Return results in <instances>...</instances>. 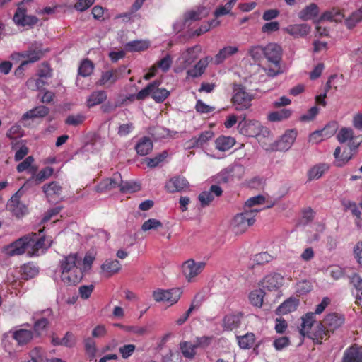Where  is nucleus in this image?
<instances>
[{"instance_id": "obj_1", "label": "nucleus", "mask_w": 362, "mask_h": 362, "mask_svg": "<svg viewBox=\"0 0 362 362\" xmlns=\"http://www.w3.org/2000/svg\"><path fill=\"white\" fill-rule=\"evenodd\" d=\"M95 257L87 253L82 258L78 253L62 256L58 263L61 281L66 285H75L81 281L84 272L90 269Z\"/></svg>"}, {"instance_id": "obj_2", "label": "nucleus", "mask_w": 362, "mask_h": 362, "mask_svg": "<svg viewBox=\"0 0 362 362\" xmlns=\"http://www.w3.org/2000/svg\"><path fill=\"white\" fill-rule=\"evenodd\" d=\"M282 57L281 47L276 43H269L264 46V57L269 64L262 66V71L269 77L274 78L284 72L281 66Z\"/></svg>"}, {"instance_id": "obj_3", "label": "nucleus", "mask_w": 362, "mask_h": 362, "mask_svg": "<svg viewBox=\"0 0 362 362\" xmlns=\"http://www.w3.org/2000/svg\"><path fill=\"white\" fill-rule=\"evenodd\" d=\"M253 99V95L247 93L244 87L240 85H235L233 87L231 102L236 110L243 111L249 109L252 105L251 102Z\"/></svg>"}, {"instance_id": "obj_4", "label": "nucleus", "mask_w": 362, "mask_h": 362, "mask_svg": "<svg viewBox=\"0 0 362 362\" xmlns=\"http://www.w3.org/2000/svg\"><path fill=\"white\" fill-rule=\"evenodd\" d=\"M337 139L340 144H346L351 151H356L362 143V134H356L351 127H342L337 134Z\"/></svg>"}, {"instance_id": "obj_5", "label": "nucleus", "mask_w": 362, "mask_h": 362, "mask_svg": "<svg viewBox=\"0 0 362 362\" xmlns=\"http://www.w3.org/2000/svg\"><path fill=\"white\" fill-rule=\"evenodd\" d=\"M182 293V291L179 288L169 290L158 289L153 292V297L157 302H163L173 305L179 300Z\"/></svg>"}, {"instance_id": "obj_6", "label": "nucleus", "mask_w": 362, "mask_h": 362, "mask_svg": "<svg viewBox=\"0 0 362 362\" xmlns=\"http://www.w3.org/2000/svg\"><path fill=\"white\" fill-rule=\"evenodd\" d=\"M255 222L252 214H247L245 211L238 214L233 219L231 226L235 233H243Z\"/></svg>"}, {"instance_id": "obj_7", "label": "nucleus", "mask_w": 362, "mask_h": 362, "mask_svg": "<svg viewBox=\"0 0 362 362\" xmlns=\"http://www.w3.org/2000/svg\"><path fill=\"white\" fill-rule=\"evenodd\" d=\"M205 266V262L189 259L183 264V274L188 281H192L204 270Z\"/></svg>"}, {"instance_id": "obj_8", "label": "nucleus", "mask_w": 362, "mask_h": 362, "mask_svg": "<svg viewBox=\"0 0 362 362\" xmlns=\"http://www.w3.org/2000/svg\"><path fill=\"white\" fill-rule=\"evenodd\" d=\"M238 129L243 135L255 136L261 132L262 127L257 120H247L244 118L238 123Z\"/></svg>"}, {"instance_id": "obj_9", "label": "nucleus", "mask_w": 362, "mask_h": 362, "mask_svg": "<svg viewBox=\"0 0 362 362\" xmlns=\"http://www.w3.org/2000/svg\"><path fill=\"white\" fill-rule=\"evenodd\" d=\"M27 11L21 4L19 5L13 16L14 23L21 26H33L35 25L38 18L34 16L27 15Z\"/></svg>"}, {"instance_id": "obj_10", "label": "nucleus", "mask_w": 362, "mask_h": 362, "mask_svg": "<svg viewBox=\"0 0 362 362\" xmlns=\"http://www.w3.org/2000/svg\"><path fill=\"white\" fill-rule=\"evenodd\" d=\"M28 244L24 236L4 247L3 252L10 257L21 255L25 252V247Z\"/></svg>"}, {"instance_id": "obj_11", "label": "nucleus", "mask_w": 362, "mask_h": 362, "mask_svg": "<svg viewBox=\"0 0 362 362\" xmlns=\"http://www.w3.org/2000/svg\"><path fill=\"white\" fill-rule=\"evenodd\" d=\"M200 50L199 46H194L182 52L181 56L178 59L181 70L186 69L194 62L198 57V54Z\"/></svg>"}, {"instance_id": "obj_12", "label": "nucleus", "mask_w": 362, "mask_h": 362, "mask_svg": "<svg viewBox=\"0 0 362 362\" xmlns=\"http://www.w3.org/2000/svg\"><path fill=\"white\" fill-rule=\"evenodd\" d=\"M42 190L48 201L50 202H54L62 194V187L57 182L54 181L49 184L44 185Z\"/></svg>"}, {"instance_id": "obj_13", "label": "nucleus", "mask_w": 362, "mask_h": 362, "mask_svg": "<svg viewBox=\"0 0 362 362\" xmlns=\"http://www.w3.org/2000/svg\"><path fill=\"white\" fill-rule=\"evenodd\" d=\"M296 132L294 130H288L276 142V149L286 151L291 148L296 138Z\"/></svg>"}, {"instance_id": "obj_14", "label": "nucleus", "mask_w": 362, "mask_h": 362, "mask_svg": "<svg viewBox=\"0 0 362 362\" xmlns=\"http://www.w3.org/2000/svg\"><path fill=\"white\" fill-rule=\"evenodd\" d=\"M222 189L216 185H211L209 191L202 192L198 197L202 206H208L214 199V196L219 197L222 194Z\"/></svg>"}, {"instance_id": "obj_15", "label": "nucleus", "mask_w": 362, "mask_h": 362, "mask_svg": "<svg viewBox=\"0 0 362 362\" xmlns=\"http://www.w3.org/2000/svg\"><path fill=\"white\" fill-rule=\"evenodd\" d=\"M100 269L103 276L110 277L121 270L122 265L117 259H107L101 264Z\"/></svg>"}, {"instance_id": "obj_16", "label": "nucleus", "mask_w": 362, "mask_h": 362, "mask_svg": "<svg viewBox=\"0 0 362 362\" xmlns=\"http://www.w3.org/2000/svg\"><path fill=\"white\" fill-rule=\"evenodd\" d=\"M121 184V175L118 173H115L112 177L107 178L100 182L96 187V190L99 192L110 191L116 187H119Z\"/></svg>"}, {"instance_id": "obj_17", "label": "nucleus", "mask_w": 362, "mask_h": 362, "mask_svg": "<svg viewBox=\"0 0 362 362\" xmlns=\"http://www.w3.org/2000/svg\"><path fill=\"white\" fill-rule=\"evenodd\" d=\"M40 44L35 42V47L37 49H29L20 54L22 57L27 58L26 60L22 62L20 68H23L28 64L35 62L41 59L43 54L40 49Z\"/></svg>"}, {"instance_id": "obj_18", "label": "nucleus", "mask_w": 362, "mask_h": 362, "mask_svg": "<svg viewBox=\"0 0 362 362\" xmlns=\"http://www.w3.org/2000/svg\"><path fill=\"white\" fill-rule=\"evenodd\" d=\"M120 77V70L107 71L102 74L101 78L96 84L100 86L109 87L114 84Z\"/></svg>"}, {"instance_id": "obj_19", "label": "nucleus", "mask_w": 362, "mask_h": 362, "mask_svg": "<svg viewBox=\"0 0 362 362\" xmlns=\"http://www.w3.org/2000/svg\"><path fill=\"white\" fill-rule=\"evenodd\" d=\"M188 187V181L182 177H173L165 185V188L169 192H180L187 189Z\"/></svg>"}, {"instance_id": "obj_20", "label": "nucleus", "mask_w": 362, "mask_h": 362, "mask_svg": "<svg viewBox=\"0 0 362 362\" xmlns=\"http://www.w3.org/2000/svg\"><path fill=\"white\" fill-rule=\"evenodd\" d=\"M311 27L308 24H296L288 26L285 31L296 38L303 37L310 33Z\"/></svg>"}, {"instance_id": "obj_21", "label": "nucleus", "mask_w": 362, "mask_h": 362, "mask_svg": "<svg viewBox=\"0 0 362 362\" xmlns=\"http://www.w3.org/2000/svg\"><path fill=\"white\" fill-rule=\"evenodd\" d=\"M239 48L238 46H226L221 49L218 52L214 57V63L216 64H220L225 60L230 58L238 53Z\"/></svg>"}, {"instance_id": "obj_22", "label": "nucleus", "mask_w": 362, "mask_h": 362, "mask_svg": "<svg viewBox=\"0 0 362 362\" xmlns=\"http://www.w3.org/2000/svg\"><path fill=\"white\" fill-rule=\"evenodd\" d=\"M211 60L212 58L210 57H206L203 59H201L192 69H190L187 71V77L197 78L202 76L204 72L206 66H208L209 62Z\"/></svg>"}, {"instance_id": "obj_23", "label": "nucleus", "mask_w": 362, "mask_h": 362, "mask_svg": "<svg viewBox=\"0 0 362 362\" xmlns=\"http://www.w3.org/2000/svg\"><path fill=\"white\" fill-rule=\"evenodd\" d=\"M284 284V277L280 274H273L266 276L264 287L269 291L276 290Z\"/></svg>"}, {"instance_id": "obj_24", "label": "nucleus", "mask_w": 362, "mask_h": 362, "mask_svg": "<svg viewBox=\"0 0 362 362\" xmlns=\"http://www.w3.org/2000/svg\"><path fill=\"white\" fill-rule=\"evenodd\" d=\"M299 305V300L296 298H289L283 302L276 309L279 315H286L295 311Z\"/></svg>"}, {"instance_id": "obj_25", "label": "nucleus", "mask_w": 362, "mask_h": 362, "mask_svg": "<svg viewBox=\"0 0 362 362\" xmlns=\"http://www.w3.org/2000/svg\"><path fill=\"white\" fill-rule=\"evenodd\" d=\"M354 151L344 150L341 153L340 147H337L334 152V156L335 158V164L338 167H341L346 164L354 156Z\"/></svg>"}, {"instance_id": "obj_26", "label": "nucleus", "mask_w": 362, "mask_h": 362, "mask_svg": "<svg viewBox=\"0 0 362 362\" xmlns=\"http://www.w3.org/2000/svg\"><path fill=\"white\" fill-rule=\"evenodd\" d=\"M208 15V11L204 8H198L189 11L185 13L184 23L185 24H189L193 21H199Z\"/></svg>"}, {"instance_id": "obj_27", "label": "nucleus", "mask_w": 362, "mask_h": 362, "mask_svg": "<svg viewBox=\"0 0 362 362\" xmlns=\"http://www.w3.org/2000/svg\"><path fill=\"white\" fill-rule=\"evenodd\" d=\"M342 362H362V348L353 346L347 349L344 354Z\"/></svg>"}, {"instance_id": "obj_28", "label": "nucleus", "mask_w": 362, "mask_h": 362, "mask_svg": "<svg viewBox=\"0 0 362 362\" xmlns=\"http://www.w3.org/2000/svg\"><path fill=\"white\" fill-rule=\"evenodd\" d=\"M8 208L17 216L23 215L26 211V207L20 202L18 192L16 193L9 200Z\"/></svg>"}, {"instance_id": "obj_29", "label": "nucleus", "mask_w": 362, "mask_h": 362, "mask_svg": "<svg viewBox=\"0 0 362 362\" xmlns=\"http://www.w3.org/2000/svg\"><path fill=\"white\" fill-rule=\"evenodd\" d=\"M12 337L19 345H24L31 341L33 334L31 330L19 329L12 332Z\"/></svg>"}, {"instance_id": "obj_30", "label": "nucleus", "mask_w": 362, "mask_h": 362, "mask_svg": "<svg viewBox=\"0 0 362 362\" xmlns=\"http://www.w3.org/2000/svg\"><path fill=\"white\" fill-rule=\"evenodd\" d=\"M34 247L35 250H32L31 256H39L50 247V243H45V238L44 237L39 238L36 233H34L33 236Z\"/></svg>"}, {"instance_id": "obj_31", "label": "nucleus", "mask_w": 362, "mask_h": 362, "mask_svg": "<svg viewBox=\"0 0 362 362\" xmlns=\"http://www.w3.org/2000/svg\"><path fill=\"white\" fill-rule=\"evenodd\" d=\"M344 322V319L336 313L327 315L324 320L325 325L327 326L330 331H334L341 327Z\"/></svg>"}, {"instance_id": "obj_32", "label": "nucleus", "mask_w": 362, "mask_h": 362, "mask_svg": "<svg viewBox=\"0 0 362 362\" xmlns=\"http://www.w3.org/2000/svg\"><path fill=\"white\" fill-rule=\"evenodd\" d=\"M235 144V140L231 136H220L215 140L216 148L220 151L230 149Z\"/></svg>"}, {"instance_id": "obj_33", "label": "nucleus", "mask_w": 362, "mask_h": 362, "mask_svg": "<svg viewBox=\"0 0 362 362\" xmlns=\"http://www.w3.org/2000/svg\"><path fill=\"white\" fill-rule=\"evenodd\" d=\"M328 170L329 165L325 163L314 165L308 172V180L311 181L320 178Z\"/></svg>"}, {"instance_id": "obj_34", "label": "nucleus", "mask_w": 362, "mask_h": 362, "mask_svg": "<svg viewBox=\"0 0 362 362\" xmlns=\"http://www.w3.org/2000/svg\"><path fill=\"white\" fill-rule=\"evenodd\" d=\"M315 322V315L313 313H308L304 316H303L300 333L303 336L308 334Z\"/></svg>"}, {"instance_id": "obj_35", "label": "nucleus", "mask_w": 362, "mask_h": 362, "mask_svg": "<svg viewBox=\"0 0 362 362\" xmlns=\"http://www.w3.org/2000/svg\"><path fill=\"white\" fill-rule=\"evenodd\" d=\"M107 99V93L104 90L93 92L87 99L86 105L88 107H94L104 102Z\"/></svg>"}, {"instance_id": "obj_36", "label": "nucleus", "mask_w": 362, "mask_h": 362, "mask_svg": "<svg viewBox=\"0 0 362 362\" xmlns=\"http://www.w3.org/2000/svg\"><path fill=\"white\" fill-rule=\"evenodd\" d=\"M292 115L290 109H281L278 111H273L269 113L267 118L270 122H279L288 119Z\"/></svg>"}, {"instance_id": "obj_37", "label": "nucleus", "mask_w": 362, "mask_h": 362, "mask_svg": "<svg viewBox=\"0 0 362 362\" xmlns=\"http://www.w3.org/2000/svg\"><path fill=\"white\" fill-rule=\"evenodd\" d=\"M344 17V16L341 12L340 10H339L336 8H332V9L324 12L322 14L320 20V21L341 22L343 20Z\"/></svg>"}, {"instance_id": "obj_38", "label": "nucleus", "mask_w": 362, "mask_h": 362, "mask_svg": "<svg viewBox=\"0 0 362 362\" xmlns=\"http://www.w3.org/2000/svg\"><path fill=\"white\" fill-rule=\"evenodd\" d=\"M153 148V143L148 137L141 138L136 146V150L138 154L146 156L148 154Z\"/></svg>"}, {"instance_id": "obj_39", "label": "nucleus", "mask_w": 362, "mask_h": 362, "mask_svg": "<svg viewBox=\"0 0 362 362\" xmlns=\"http://www.w3.org/2000/svg\"><path fill=\"white\" fill-rule=\"evenodd\" d=\"M240 317L237 315L229 314L224 317L223 319L222 326L225 330L231 331L240 325Z\"/></svg>"}, {"instance_id": "obj_40", "label": "nucleus", "mask_w": 362, "mask_h": 362, "mask_svg": "<svg viewBox=\"0 0 362 362\" xmlns=\"http://www.w3.org/2000/svg\"><path fill=\"white\" fill-rule=\"evenodd\" d=\"M214 136V133L211 130L203 132L198 137H193L190 142L193 147H200L206 144Z\"/></svg>"}, {"instance_id": "obj_41", "label": "nucleus", "mask_w": 362, "mask_h": 362, "mask_svg": "<svg viewBox=\"0 0 362 362\" xmlns=\"http://www.w3.org/2000/svg\"><path fill=\"white\" fill-rule=\"evenodd\" d=\"M38 272V268L31 263L25 264L21 267V276L26 280L35 277Z\"/></svg>"}, {"instance_id": "obj_42", "label": "nucleus", "mask_w": 362, "mask_h": 362, "mask_svg": "<svg viewBox=\"0 0 362 362\" xmlns=\"http://www.w3.org/2000/svg\"><path fill=\"white\" fill-rule=\"evenodd\" d=\"M319 9L315 4H310L299 13V18L308 21L317 16Z\"/></svg>"}, {"instance_id": "obj_43", "label": "nucleus", "mask_w": 362, "mask_h": 362, "mask_svg": "<svg viewBox=\"0 0 362 362\" xmlns=\"http://www.w3.org/2000/svg\"><path fill=\"white\" fill-rule=\"evenodd\" d=\"M180 349L182 355L187 358L192 359L196 355L197 346L195 344H192L189 341H181L180 344Z\"/></svg>"}, {"instance_id": "obj_44", "label": "nucleus", "mask_w": 362, "mask_h": 362, "mask_svg": "<svg viewBox=\"0 0 362 362\" xmlns=\"http://www.w3.org/2000/svg\"><path fill=\"white\" fill-rule=\"evenodd\" d=\"M49 113V109L45 106H39L25 112L23 118L33 119L35 117H43Z\"/></svg>"}, {"instance_id": "obj_45", "label": "nucleus", "mask_w": 362, "mask_h": 362, "mask_svg": "<svg viewBox=\"0 0 362 362\" xmlns=\"http://www.w3.org/2000/svg\"><path fill=\"white\" fill-rule=\"evenodd\" d=\"M149 43L144 40H134L125 45V49L128 52H141L146 49Z\"/></svg>"}, {"instance_id": "obj_46", "label": "nucleus", "mask_w": 362, "mask_h": 362, "mask_svg": "<svg viewBox=\"0 0 362 362\" xmlns=\"http://www.w3.org/2000/svg\"><path fill=\"white\" fill-rule=\"evenodd\" d=\"M362 21V8L353 12L346 20L345 25L349 29L354 28L356 24Z\"/></svg>"}, {"instance_id": "obj_47", "label": "nucleus", "mask_w": 362, "mask_h": 362, "mask_svg": "<svg viewBox=\"0 0 362 362\" xmlns=\"http://www.w3.org/2000/svg\"><path fill=\"white\" fill-rule=\"evenodd\" d=\"M264 296V291L262 289H258L250 293L249 299L252 305L260 308L262 305Z\"/></svg>"}, {"instance_id": "obj_48", "label": "nucleus", "mask_w": 362, "mask_h": 362, "mask_svg": "<svg viewBox=\"0 0 362 362\" xmlns=\"http://www.w3.org/2000/svg\"><path fill=\"white\" fill-rule=\"evenodd\" d=\"M237 339L240 347L244 349L251 348L255 342V335L252 333H247L244 336L238 337Z\"/></svg>"}, {"instance_id": "obj_49", "label": "nucleus", "mask_w": 362, "mask_h": 362, "mask_svg": "<svg viewBox=\"0 0 362 362\" xmlns=\"http://www.w3.org/2000/svg\"><path fill=\"white\" fill-rule=\"evenodd\" d=\"M163 228V223L158 219L149 218L144 221L141 226V230L144 232L148 230H157Z\"/></svg>"}, {"instance_id": "obj_50", "label": "nucleus", "mask_w": 362, "mask_h": 362, "mask_svg": "<svg viewBox=\"0 0 362 362\" xmlns=\"http://www.w3.org/2000/svg\"><path fill=\"white\" fill-rule=\"evenodd\" d=\"M247 53L255 61H259L264 57V47L260 45L251 46L248 49Z\"/></svg>"}, {"instance_id": "obj_51", "label": "nucleus", "mask_w": 362, "mask_h": 362, "mask_svg": "<svg viewBox=\"0 0 362 362\" xmlns=\"http://www.w3.org/2000/svg\"><path fill=\"white\" fill-rule=\"evenodd\" d=\"M53 169L50 167H47L41 170L37 175L33 176L30 180H35L36 185H38L44 180L48 179L53 174Z\"/></svg>"}, {"instance_id": "obj_52", "label": "nucleus", "mask_w": 362, "mask_h": 362, "mask_svg": "<svg viewBox=\"0 0 362 362\" xmlns=\"http://www.w3.org/2000/svg\"><path fill=\"white\" fill-rule=\"evenodd\" d=\"M328 330L322 324L317 325L311 337L315 344H321L324 337L327 335Z\"/></svg>"}, {"instance_id": "obj_53", "label": "nucleus", "mask_w": 362, "mask_h": 362, "mask_svg": "<svg viewBox=\"0 0 362 362\" xmlns=\"http://www.w3.org/2000/svg\"><path fill=\"white\" fill-rule=\"evenodd\" d=\"M160 85V82L159 81H154L153 82L148 84L145 88L141 90L136 95V98L138 100H144L148 95H152V90L158 87Z\"/></svg>"}, {"instance_id": "obj_54", "label": "nucleus", "mask_w": 362, "mask_h": 362, "mask_svg": "<svg viewBox=\"0 0 362 362\" xmlns=\"http://www.w3.org/2000/svg\"><path fill=\"white\" fill-rule=\"evenodd\" d=\"M141 187L139 184L134 182H123L121 179L119 189L123 193H132L140 190Z\"/></svg>"}, {"instance_id": "obj_55", "label": "nucleus", "mask_w": 362, "mask_h": 362, "mask_svg": "<svg viewBox=\"0 0 362 362\" xmlns=\"http://www.w3.org/2000/svg\"><path fill=\"white\" fill-rule=\"evenodd\" d=\"M168 157V152L163 151L160 153L156 155L153 158H147L146 159L147 165L150 168H154L158 165L159 163L163 162Z\"/></svg>"}, {"instance_id": "obj_56", "label": "nucleus", "mask_w": 362, "mask_h": 362, "mask_svg": "<svg viewBox=\"0 0 362 362\" xmlns=\"http://www.w3.org/2000/svg\"><path fill=\"white\" fill-rule=\"evenodd\" d=\"M169 95V91L165 88H158V87L152 90V98L158 103L164 101Z\"/></svg>"}, {"instance_id": "obj_57", "label": "nucleus", "mask_w": 362, "mask_h": 362, "mask_svg": "<svg viewBox=\"0 0 362 362\" xmlns=\"http://www.w3.org/2000/svg\"><path fill=\"white\" fill-rule=\"evenodd\" d=\"M93 70V64L89 60H84L80 65L78 74L80 76L86 77L90 76Z\"/></svg>"}, {"instance_id": "obj_58", "label": "nucleus", "mask_w": 362, "mask_h": 362, "mask_svg": "<svg viewBox=\"0 0 362 362\" xmlns=\"http://www.w3.org/2000/svg\"><path fill=\"white\" fill-rule=\"evenodd\" d=\"M86 116L83 114L69 115L66 119V123L71 126H78L81 124L86 119Z\"/></svg>"}, {"instance_id": "obj_59", "label": "nucleus", "mask_w": 362, "mask_h": 362, "mask_svg": "<svg viewBox=\"0 0 362 362\" xmlns=\"http://www.w3.org/2000/svg\"><path fill=\"white\" fill-rule=\"evenodd\" d=\"M272 259V256L267 252L256 254L252 257L253 262L257 264H263L270 262Z\"/></svg>"}, {"instance_id": "obj_60", "label": "nucleus", "mask_w": 362, "mask_h": 362, "mask_svg": "<svg viewBox=\"0 0 362 362\" xmlns=\"http://www.w3.org/2000/svg\"><path fill=\"white\" fill-rule=\"evenodd\" d=\"M150 134L155 139H160L168 135V131L162 127H155L151 129Z\"/></svg>"}, {"instance_id": "obj_61", "label": "nucleus", "mask_w": 362, "mask_h": 362, "mask_svg": "<svg viewBox=\"0 0 362 362\" xmlns=\"http://www.w3.org/2000/svg\"><path fill=\"white\" fill-rule=\"evenodd\" d=\"M312 289V285L308 281H301L297 284L296 292L298 295H304L310 292Z\"/></svg>"}, {"instance_id": "obj_62", "label": "nucleus", "mask_w": 362, "mask_h": 362, "mask_svg": "<svg viewBox=\"0 0 362 362\" xmlns=\"http://www.w3.org/2000/svg\"><path fill=\"white\" fill-rule=\"evenodd\" d=\"M344 206L346 210H349L351 211V213L357 218V219H360V217L361 216V211L358 209V206L357 204L351 201H347L344 204Z\"/></svg>"}, {"instance_id": "obj_63", "label": "nucleus", "mask_w": 362, "mask_h": 362, "mask_svg": "<svg viewBox=\"0 0 362 362\" xmlns=\"http://www.w3.org/2000/svg\"><path fill=\"white\" fill-rule=\"evenodd\" d=\"M173 60L170 55H166L156 64V67L160 68L163 72H166L171 66Z\"/></svg>"}, {"instance_id": "obj_64", "label": "nucleus", "mask_w": 362, "mask_h": 362, "mask_svg": "<svg viewBox=\"0 0 362 362\" xmlns=\"http://www.w3.org/2000/svg\"><path fill=\"white\" fill-rule=\"evenodd\" d=\"M353 252L356 262L362 267V241L356 243L353 248Z\"/></svg>"}]
</instances>
